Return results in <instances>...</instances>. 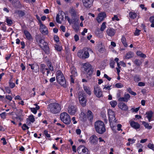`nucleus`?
Returning <instances> with one entry per match:
<instances>
[{
    "label": "nucleus",
    "instance_id": "ea45409f",
    "mask_svg": "<svg viewBox=\"0 0 154 154\" xmlns=\"http://www.w3.org/2000/svg\"><path fill=\"white\" fill-rule=\"evenodd\" d=\"M149 21L151 23L150 26L154 28V16H152L150 17L149 18Z\"/></svg>",
    "mask_w": 154,
    "mask_h": 154
},
{
    "label": "nucleus",
    "instance_id": "f257e3e1",
    "mask_svg": "<svg viewBox=\"0 0 154 154\" xmlns=\"http://www.w3.org/2000/svg\"><path fill=\"white\" fill-rule=\"evenodd\" d=\"M36 41L39 43L40 48L47 55H49L50 53V48L48 43L45 42L43 37L41 35H36Z\"/></svg>",
    "mask_w": 154,
    "mask_h": 154
},
{
    "label": "nucleus",
    "instance_id": "e2e57ef3",
    "mask_svg": "<svg viewBox=\"0 0 154 154\" xmlns=\"http://www.w3.org/2000/svg\"><path fill=\"white\" fill-rule=\"evenodd\" d=\"M31 111L34 114H36L37 113V111L36 110V109L35 108H30Z\"/></svg>",
    "mask_w": 154,
    "mask_h": 154
},
{
    "label": "nucleus",
    "instance_id": "f3484780",
    "mask_svg": "<svg viewBox=\"0 0 154 154\" xmlns=\"http://www.w3.org/2000/svg\"><path fill=\"white\" fill-rule=\"evenodd\" d=\"M106 32L107 35L112 37L115 35L116 31L114 29L109 28L106 30Z\"/></svg>",
    "mask_w": 154,
    "mask_h": 154
},
{
    "label": "nucleus",
    "instance_id": "c03bdc74",
    "mask_svg": "<svg viewBox=\"0 0 154 154\" xmlns=\"http://www.w3.org/2000/svg\"><path fill=\"white\" fill-rule=\"evenodd\" d=\"M134 63L137 66H140L142 63L141 60L137 59H136L134 60Z\"/></svg>",
    "mask_w": 154,
    "mask_h": 154
},
{
    "label": "nucleus",
    "instance_id": "a211bd4d",
    "mask_svg": "<svg viewBox=\"0 0 154 154\" xmlns=\"http://www.w3.org/2000/svg\"><path fill=\"white\" fill-rule=\"evenodd\" d=\"M129 123L131 127L135 129H137L140 128V125L137 122L132 121L130 122Z\"/></svg>",
    "mask_w": 154,
    "mask_h": 154
},
{
    "label": "nucleus",
    "instance_id": "4c0bfd02",
    "mask_svg": "<svg viewBox=\"0 0 154 154\" xmlns=\"http://www.w3.org/2000/svg\"><path fill=\"white\" fill-rule=\"evenodd\" d=\"M55 50L57 51L60 52L63 50V48L61 46L55 44L54 46Z\"/></svg>",
    "mask_w": 154,
    "mask_h": 154
},
{
    "label": "nucleus",
    "instance_id": "4be33fe9",
    "mask_svg": "<svg viewBox=\"0 0 154 154\" xmlns=\"http://www.w3.org/2000/svg\"><path fill=\"white\" fill-rule=\"evenodd\" d=\"M40 29H42V33L45 35H46L48 33V29L43 24L40 26Z\"/></svg>",
    "mask_w": 154,
    "mask_h": 154
},
{
    "label": "nucleus",
    "instance_id": "49530a36",
    "mask_svg": "<svg viewBox=\"0 0 154 154\" xmlns=\"http://www.w3.org/2000/svg\"><path fill=\"white\" fill-rule=\"evenodd\" d=\"M48 132V131L47 130H45L43 131V134L45 135V138H50L51 137L50 134Z\"/></svg>",
    "mask_w": 154,
    "mask_h": 154
},
{
    "label": "nucleus",
    "instance_id": "de8ad7c7",
    "mask_svg": "<svg viewBox=\"0 0 154 154\" xmlns=\"http://www.w3.org/2000/svg\"><path fill=\"white\" fill-rule=\"evenodd\" d=\"M117 102L115 100L111 101L110 102V104L111 106L114 108L117 104Z\"/></svg>",
    "mask_w": 154,
    "mask_h": 154
},
{
    "label": "nucleus",
    "instance_id": "09e8293b",
    "mask_svg": "<svg viewBox=\"0 0 154 154\" xmlns=\"http://www.w3.org/2000/svg\"><path fill=\"white\" fill-rule=\"evenodd\" d=\"M6 21L8 25L9 26H10L13 23V22L12 20L9 19L8 17H7Z\"/></svg>",
    "mask_w": 154,
    "mask_h": 154
},
{
    "label": "nucleus",
    "instance_id": "c85d7f7f",
    "mask_svg": "<svg viewBox=\"0 0 154 154\" xmlns=\"http://www.w3.org/2000/svg\"><path fill=\"white\" fill-rule=\"evenodd\" d=\"M13 6L16 8H21L22 6L19 1H16L13 4Z\"/></svg>",
    "mask_w": 154,
    "mask_h": 154
},
{
    "label": "nucleus",
    "instance_id": "6e6d98bb",
    "mask_svg": "<svg viewBox=\"0 0 154 154\" xmlns=\"http://www.w3.org/2000/svg\"><path fill=\"white\" fill-rule=\"evenodd\" d=\"M115 64V62L114 60H111L109 63V65L110 67L112 68H114V66Z\"/></svg>",
    "mask_w": 154,
    "mask_h": 154
},
{
    "label": "nucleus",
    "instance_id": "37998d69",
    "mask_svg": "<svg viewBox=\"0 0 154 154\" xmlns=\"http://www.w3.org/2000/svg\"><path fill=\"white\" fill-rule=\"evenodd\" d=\"M8 84L9 86V87L11 88H13L15 86V84L14 83L12 82L11 80V79L9 80V81Z\"/></svg>",
    "mask_w": 154,
    "mask_h": 154
},
{
    "label": "nucleus",
    "instance_id": "052dcab7",
    "mask_svg": "<svg viewBox=\"0 0 154 154\" xmlns=\"http://www.w3.org/2000/svg\"><path fill=\"white\" fill-rule=\"evenodd\" d=\"M5 98L10 101H11L13 98L11 96L9 95H6L5 96Z\"/></svg>",
    "mask_w": 154,
    "mask_h": 154
},
{
    "label": "nucleus",
    "instance_id": "864d4df0",
    "mask_svg": "<svg viewBox=\"0 0 154 154\" xmlns=\"http://www.w3.org/2000/svg\"><path fill=\"white\" fill-rule=\"evenodd\" d=\"M147 147L149 148L154 151V145L153 144L149 143L147 145Z\"/></svg>",
    "mask_w": 154,
    "mask_h": 154
},
{
    "label": "nucleus",
    "instance_id": "dca6fc26",
    "mask_svg": "<svg viewBox=\"0 0 154 154\" xmlns=\"http://www.w3.org/2000/svg\"><path fill=\"white\" fill-rule=\"evenodd\" d=\"M28 65L30 66L32 71L35 73H37L39 71V66L38 65L34 64H29Z\"/></svg>",
    "mask_w": 154,
    "mask_h": 154
},
{
    "label": "nucleus",
    "instance_id": "393cba45",
    "mask_svg": "<svg viewBox=\"0 0 154 154\" xmlns=\"http://www.w3.org/2000/svg\"><path fill=\"white\" fill-rule=\"evenodd\" d=\"M87 118L91 122L93 119V114L92 112L90 110H88L87 112Z\"/></svg>",
    "mask_w": 154,
    "mask_h": 154
},
{
    "label": "nucleus",
    "instance_id": "6e6552de",
    "mask_svg": "<svg viewBox=\"0 0 154 154\" xmlns=\"http://www.w3.org/2000/svg\"><path fill=\"white\" fill-rule=\"evenodd\" d=\"M79 154H88V149L83 145L79 146L77 148Z\"/></svg>",
    "mask_w": 154,
    "mask_h": 154
},
{
    "label": "nucleus",
    "instance_id": "423d86ee",
    "mask_svg": "<svg viewBox=\"0 0 154 154\" xmlns=\"http://www.w3.org/2000/svg\"><path fill=\"white\" fill-rule=\"evenodd\" d=\"M60 120L66 125H69L71 123V118L69 115L66 112L62 113L60 116Z\"/></svg>",
    "mask_w": 154,
    "mask_h": 154
},
{
    "label": "nucleus",
    "instance_id": "79ce46f5",
    "mask_svg": "<svg viewBox=\"0 0 154 154\" xmlns=\"http://www.w3.org/2000/svg\"><path fill=\"white\" fill-rule=\"evenodd\" d=\"M15 13H17L20 17H23L25 14V12L21 10L17 11Z\"/></svg>",
    "mask_w": 154,
    "mask_h": 154
},
{
    "label": "nucleus",
    "instance_id": "bf43d9fd",
    "mask_svg": "<svg viewBox=\"0 0 154 154\" xmlns=\"http://www.w3.org/2000/svg\"><path fill=\"white\" fill-rule=\"evenodd\" d=\"M6 113L5 112H3L0 114V116L1 118L4 119L6 118Z\"/></svg>",
    "mask_w": 154,
    "mask_h": 154
},
{
    "label": "nucleus",
    "instance_id": "a18cd8bd",
    "mask_svg": "<svg viewBox=\"0 0 154 154\" xmlns=\"http://www.w3.org/2000/svg\"><path fill=\"white\" fill-rule=\"evenodd\" d=\"M106 23L105 22H104L102 23L100 29L101 31H103L106 28Z\"/></svg>",
    "mask_w": 154,
    "mask_h": 154
},
{
    "label": "nucleus",
    "instance_id": "f03ea898",
    "mask_svg": "<svg viewBox=\"0 0 154 154\" xmlns=\"http://www.w3.org/2000/svg\"><path fill=\"white\" fill-rule=\"evenodd\" d=\"M82 68L86 78L88 79H91L94 72V69L92 66L88 62L84 63L82 65Z\"/></svg>",
    "mask_w": 154,
    "mask_h": 154
},
{
    "label": "nucleus",
    "instance_id": "39448f33",
    "mask_svg": "<svg viewBox=\"0 0 154 154\" xmlns=\"http://www.w3.org/2000/svg\"><path fill=\"white\" fill-rule=\"evenodd\" d=\"M49 106L50 111L53 114L59 113L61 109V105L58 103H51Z\"/></svg>",
    "mask_w": 154,
    "mask_h": 154
},
{
    "label": "nucleus",
    "instance_id": "72a5a7b5",
    "mask_svg": "<svg viewBox=\"0 0 154 154\" xmlns=\"http://www.w3.org/2000/svg\"><path fill=\"white\" fill-rule=\"evenodd\" d=\"M71 73L72 74L71 75L75 77L78 75L76 69L74 67L72 68Z\"/></svg>",
    "mask_w": 154,
    "mask_h": 154
},
{
    "label": "nucleus",
    "instance_id": "5fc2aeb1",
    "mask_svg": "<svg viewBox=\"0 0 154 154\" xmlns=\"http://www.w3.org/2000/svg\"><path fill=\"white\" fill-rule=\"evenodd\" d=\"M108 116L115 115V113L112 110L109 109L108 110Z\"/></svg>",
    "mask_w": 154,
    "mask_h": 154
},
{
    "label": "nucleus",
    "instance_id": "680f3d73",
    "mask_svg": "<svg viewBox=\"0 0 154 154\" xmlns=\"http://www.w3.org/2000/svg\"><path fill=\"white\" fill-rule=\"evenodd\" d=\"M122 86H123L122 85L121 83H117L115 85L116 87L118 88H122Z\"/></svg>",
    "mask_w": 154,
    "mask_h": 154
},
{
    "label": "nucleus",
    "instance_id": "c756f323",
    "mask_svg": "<svg viewBox=\"0 0 154 154\" xmlns=\"http://www.w3.org/2000/svg\"><path fill=\"white\" fill-rule=\"evenodd\" d=\"M137 15L136 13L134 12L131 11L129 13V17L132 19H135L137 17Z\"/></svg>",
    "mask_w": 154,
    "mask_h": 154
},
{
    "label": "nucleus",
    "instance_id": "58836bf2",
    "mask_svg": "<svg viewBox=\"0 0 154 154\" xmlns=\"http://www.w3.org/2000/svg\"><path fill=\"white\" fill-rule=\"evenodd\" d=\"M27 119L29 120L30 123H33L35 121L34 116L32 114H31L29 116Z\"/></svg>",
    "mask_w": 154,
    "mask_h": 154
},
{
    "label": "nucleus",
    "instance_id": "338daca9",
    "mask_svg": "<svg viewBox=\"0 0 154 154\" xmlns=\"http://www.w3.org/2000/svg\"><path fill=\"white\" fill-rule=\"evenodd\" d=\"M112 21H114L115 20L118 21L119 20V19L118 18L117 15H115L114 17L112 18Z\"/></svg>",
    "mask_w": 154,
    "mask_h": 154
},
{
    "label": "nucleus",
    "instance_id": "9b49d317",
    "mask_svg": "<svg viewBox=\"0 0 154 154\" xmlns=\"http://www.w3.org/2000/svg\"><path fill=\"white\" fill-rule=\"evenodd\" d=\"M23 32L25 36L24 38L29 41H31L33 39L32 37L31 33L27 30L24 29L23 30Z\"/></svg>",
    "mask_w": 154,
    "mask_h": 154
},
{
    "label": "nucleus",
    "instance_id": "c9c22d12",
    "mask_svg": "<svg viewBox=\"0 0 154 154\" xmlns=\"http://www.w3.org/2000/svg\"><path fill=\"white\" fill-rule=\"evenodd\" d=\"M45 63L48 68H54L53 66L52 65V63L51 60L49 59H47L45 61Z\"/></svg>",
    "mask_w": 154,
    "mask_h": 154
},
{
    "label": "nucleus",
    "instance_id": "4d7b16f0",
    "mask_svg": "<svg viewBox=\"0 0 154 154\" xmlns=\"http://www.w3.org/2000/svg\"><path fill=\"white\" fill-rule=\"evenodd\" d=\"M22 128L23 130L25 131L26 129H28L29 128L25 124H23Z\"/></svg>",
    "mask_w": 154,
    "mask_h": 154
},
{
    "label": "nucleus",
    "instance_id": "bb28decb",
    "mask_svg": "<svg viewBox=\"0 0 154 154\" xmlns=\"http://www.w3.org/2000/svg\"><path fill=\"white\" fill-rule=\"evenodd\" d=\"M83 88L84 91L89 95H91V93L89 87L83 85Z\"/></svg>",
    "mask_w": 154,
    "mask_h": 154
},
{
    "label": "nucleus",
    "instance_id": "412c9836",
    "mask_svg": "<svg viewBox=\"0 0 154 154\" xmlns=\"http://www.w3.org/2000/svg\"><path fill=\"white\" fill-rule=\"evenodd\" d=\"M119 108L122 110L124 111H127L128 109V106L124 103L122 102L118 104Z\"/></svg>",
    "mask_w": 154,
    "mask_h": 154
},
{
    "label": "nucleus",
    "instance_id": "f704fd0d",
    "mask_svg": "<svg viewBox=\"0 0 154 154\" xmlns=\"http://www.w3.org/2000/svg\"><path fill=\"white\" fill-rule=\"evenodd\" d=\"M69 12L71 14L72 17H75L76 16V12L73 8H71L69 10Z\"/></svg>",
    "mask_w": 154,
    "mask_h": 154
},
{
    "label": "nucleus",
    "instance_id": "b1692460",
    "mask_svg": "<svg viewBox=\"0 0 154 154\" xmlns=\"http://www.w3.org/2000/svg\"><path fill=\"white\" fill-rule=\"evenodd\" d=\"M146 117L148 119V121L150 122L151 121V119L153 116V112L152 111H149L146 112Z\"/></svg>",
    "mask_w": 154,
    "mask_h": 154
},
{
    "label": "nucleus",
    "instance_id": "0e129e2a",
    "mask_svg": "<svg viewBox=\"0 0 154 154\" xmlns=\"http://www.w3.org/2000/svg\"><path fill=\"white\" fill-rule=\"evenodd\" d=\"M117 130L118 131H122V130L121 129L122 125L120 124H119L117 125Z\"/></svg>",
    "mask_w": 154,
    "mask_h": 154
},
{
    "label": "nucleus",
    "instance_id": "e433bc0d",
    "mask_svg": "<svg viewBox=\"0 0 154 154\" xmlns=\"http://www.w3.org/2000/svg\"><path fill=\"white\" fill-rule=\"evenodd\" d=\"M84 48L82 50H80L77 53L78 56L81 59H83Z\"/></svg>",
    "mask_w": 154,
    "mask_h": 154
},
{
    "label": "nucleus",
    "instance_id": "3c124183",
    "mask_svg": "<svg viewBox=\"0 0 154 154\" xmlns=\"http://www.w3.org/2000/svg\"><path fill=\"white\" fill-rule=\"evenodd\" d=\"M5 89L6 91V93L10 94L11 93V88L9 87L6 86L5 87Z\"/></svg>",
    "mask_w": 154,
    "mask_h": 154
},
{
    "label": "nucleus",
    "instance_id": "2f4dec72",
    "mask_svg": "<svg viewBox=\"0 0 154 154\" xmlns=\"http://www.w3.org/2000/svg\"><path fill=\"white\" fill-rule=\"evenodd\" d=\"M142 123V124L144 125L145 128L149 130L152 128V126L151 125H149V124L148 122H146L145 121H143Z\"/></svg>",
    "mask_w": 154,
    "mask_h": 154
},
{
    "label": "nucleus",
    "instance_id": "5701e85b",
    "mask_svg": "<svg viewBox=\"0 0 154 154\" xmlns=\"http://www.w3.org/2000/svg\"><path fill=\"white\" fill-rule=\"evenodd\" d=\"M134 53L131 51H129L127 53L125 57H124V59H129L131 58L134 56Z\"/></svg>",
    "mask_w": 154,
    "mask_h": 154
},
{
    "label": "nucleus",
    "instance_id": "4468645a",
    "mask_svg": "<svg viewBox=\"0 0 154 154\" xmlns=\"http://www.w3.org/2000/svg\"><path fill=\"white\" fill-rule=\"evenodd\" d=\"M65 20H67L68 23L70 24L72 23H73L74 24H75L76 23H78V21L79 20L75 17L71 20L68 16H65Z\"/></svg>",
    "mask_w": 154,
    "mask_h": 154
},
{
    "label": "nucleus",
    "instance_id": "a19ab883",
    "mask_svg": "<svg viewBox=\"0 0 154 154\" xmlns=\"http://www.w3.org/2000/svg\"><path fill=\"white\" fill-rule=\"evenodd\" d=\"M134 81L135 82H138L141 80L140 76L138 75H136L133 77Z\"/></svg>",
    "mask_w": 154,
    "mask_h": 154
},
{
    "label": "nucleus",
    "instance_id": "20e7f679",
    "mask_svg": "<svg viewBox=\"0 0 154 154\" xmlns=\"http://www.w3.org/2000/svg\"><path fill=\"white\" fill-rule=\"evenodd\" d=\"M56 79L57 83L64 88L67 87L66 82L62 72L60 70L56 72Z\"/></svg>",
    "mask_w": 154,
    "mask_h": 154
},
{
    "label": "nucleus",
    "instance_id": "473e14b6",
    "mask_svg": "<svg viewBox=\"0 0 154 154\" xmlns=\"http://www.w3.org/2000/svg\"><path fill=\"white\" fill-rule=\"evenodd\" d=\"M108 116L109 121L110 123L115 122H116V119L115 115H110Z\"/></svg>",
    "mask_w": 154,
    "mask_h": 154
},
{
    "label": "nucleus",
    "instance_id": "774afa93",
    "mask_svg": "<svg viewBox=\"0 0 154 154\" xmlns=\"http://www.w3.org/2000/svg\"><path fill=\"white\" fill-rule=\"evenodd\" d=\"M105 50V49L103 47H101L99 49L98 51L99 52H100V53H103L104 51Z\"/></svg>",
    "mask_w": 154,
    "mask_h": 154
},
{
    "label": "nucleus",
    "instance_id": "0eeeda50",
    "mask_svg": "<svg viewBox=\"0 0 154 154\" xmlns=\"http://www.w3.org/2000/svg\"><path fill=\"white\" fill-rule=\"evenodd\" d=\"M78 94L80 103L82 106H85L86 105V96L85 94L82 92H79Z\"/></svg>",
    "mask_w": 154,
    "mask_h": 154
},
{
    "label": "nucleus",
    "instance_id": "f8f14e48",
    "mask_svg": "<svg viewBox=\"0 0 154 154\" xmlns=\"http://www.w3.org/2000/svg\"><path fill=\"white\" fill-rule=\"evenodd\" d=\"M130 95L128 94L125 93V94L124 97H120L118 99V100L121 102H127L130 100Z\"/></svg>",
    "mask_w": 154,
    "mask_h": 154
},
{
    "label": "nucleus",
    "instance_id": "9d476101",
    "mask_svg": "<svg viewBox=\"0 0 154 154\" xmlns=\"http://www.w3.org/2000/svg\"><path fill=\"white\" fill-rule=\"evenodd\" d=\"M94 92L96 96L98 98L103 96L102 91L99 86H97L94 87Z\"/></svg>",
    "mask_w": 154,
    "mask_h": 154
},
{
    "label": "nucleus",
    "instance_id": "ddd939ff",
    "mask_svg": "<svg viewBox=\"0 0 154 154\" xmlns=\"http://www.w3.org/2000/svg\"><path fill=\"white\" fill-rule=\"evenodd\" d=\"M106 17V15L105 12H101L98 14L97 18V20L98 23H100L104 20Z\"/></svg>",
    "mask_w": 154,
    "mask_h": 154
},
{
    "label": "nucleus",
    "instance_id": "69168bd1",
    "mask_svg": "<svg viewBox=\"0 0 154 154\" xmlns=\"http://www.w3.org/2000/svg\"><path fill=\"white\" fill-rule=\"evenodd\" d=\"M74 26H73V28L74 29H75L77 30H78L79 28V24L78 23H76L75 24H74Z\"/></svg>",
    "mask_w": 154,
    "mask_h": 154
},
{
    "label": "nucleus",
    "instance_id": "7ed1b4c3",
    "mask_svg": "<svg viewBox=\"0 0 154 154\" xmlns=\"http://www.w3.org/2000/svg\"><path fill=\"white\" fill-rule=\"evenodd\" d=\"M94 128L96 132L100 134L105 132L106 129L104 123L101 120L96 121L94 123Z\"/></svg>",
    "mask_w": 154,
    "mask_h": 154
},
{
    "label": "nucleus",
    "instance_id": "13d9d810",
    "mask_svg": "<svg viewBox=\"0 0 154 154\" xmlns=\"http://www.w3.org/2000/svg\"><path fill=\"white\" fill-rule=\"evenodd\" d=\"M48 70H46V71H47V75L48 76V74L50 72V71H51L52 72L54 70V68H48Z\"/></svg>",
    "mask_w": 154,
    "mask_h": 154
},
{
    "label": "nucleus",
    "instance_id": "cd10ccee",
    "mask_svg": "<svg viewBox=\"0 0 154 154\" xmlns=\"http://www.w3.org/2000/svg\"><path fill=\"white\" fill-rule=\"evenodd\" d=\"M99 29H97L95 31V34L97 37L99 38H102L103 37L102 32Z\"/></svg>",
    "mask_w": 154,
    "mask_h": 154
},
{
    "label": "nucleus",
    "instance_id": "7c9ffc66",
    "mask_svg": "<svg viewBox=\"0 0 154 154\" xmlns=\"http://www.w3.org/2000/svg\"><path fill=\"white\" fill-rule=\"evenodd\" d=\"M121 42L124 46L125 47H127L128 45L126 42V39L124 35H122L121 38Z\"/></svg>",
    "mask_w": 154,
    "mask_h": 154
},
{
    "label": "nucleus",
    "instance_id": "a878e982",
    "mask_svg": "<svg viewBox=\"0 0 154 154\" xmlns=\"http://www.w3.org/2000/svg\"><path fill=\"white\" fill-rule=\"evenodd\" d=\"M89 56L90 55L88 50H86V49L84 48L82 59L88 58Z\"/></svg>",
    "mask_w": 154,
    "mask_h": 154
},
{
    "label": "nucleus",
    "instance_id": "6ab92c4d",
    "mask_svg": "<svg viewBox=\"0 0 154 154\" xmlns=\"http://www.w3.org/2000/svg\"><path fill=\"white\" fill-rule=\"evenodd\" d=\"M47 67L45 64L44 63L41 64L40 65L39 70L40 72L43 74H44L46 70H48Z\"/></svg>",
    "mask_w": 154,
    "mask_h": 154
},
{
    "label": "nucleus",
    "instance_id": "2eb2a0df",
    "mask_svg": "<svg viewBox=\"0 0 154 154\" xmlns=\"http://www.w3.org/2000/svg\"><path fill=\"white\" fill-rule=\"evenodd\" d=\"M98 140L97 137L95 135H92L89 138V142L91 144H96Z\"/></svg>",
    "mask_w": 154,
    "mask_h": 154
},
{
    "label": "nucleus",
    "instance_id": "603ef678",
    "mask_svg": "<svg viewBox=\"0 0 154 154\" xmlns=\"http://www.w3.org/2000/svg\"><path fill=\"white\" fill-rule=\"evenodd\" d=\"M141 31L139 29H138L137 28H136L135 30L134 33V35L135 36H138L140 34V32Z\"/></svg>",
    "mask_w": 154,
    "mask_h": 154
},
{
    "label": "nucleus",
    "instance_id": "aec40b11",
    "mask_svg": "<svg viewBox=\"0 0 154 154\" xmlns=\"http://www.w3.org/2000/svg\"><path fill=\"white\" fill-rule=\"evenodd\" d=\"M94 1H82L84 6L86 8H90L92 5Z\"/></svg>",
    "mask_w": 154,
    "mask_h": 154
},
{
    "label": "nucleus",
    "instance_id": "1a4fd4ad",
    "mask_svg": "<svg viewBox=\"0 0 154 154\" xmlns=\"http://www.w3.org/2000/svg\"><path fill=\"white\" fill-rule=\"evenodd\" d=\"M77 107L75 106L69 105L68 108V113L72 116L74 115L77 112Z\"/></svg>",
    "mask_w": 154,
    "mask_h": 154
},
{
    "label": "nucleus",
    "instance_id": "8fccbe9b",
    "mask_svg": "<svg viewBox=\"0 0 154 154\" xmlns=\"http://www.w3.org/2000/svg\"><path fill=\"white\" fill-rule=\"evenodd\" d=\"M14 118L16 119L17 121L21 122L23 121V119L21 117V116L16 115V116L14 117Z\"/></svg>",
    "mask_w": 154,
    "mask_h": 154
}]
</instances>
